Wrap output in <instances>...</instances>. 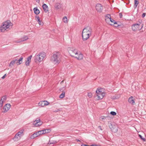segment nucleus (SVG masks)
Instances as JSON below:
<instances>
[{
  "label": "nucleus",
  "mask_w": 146,
  "mask_h": 146,
  "mask_svg": "<svg viewBox=\"0 0 146 146\" xmlns=\"http://www.w3.org/2000/svg\"><path fill=\"white\" fill-rule=\"evenodd\" d=\"M92 32V29L90 27L87 26L84 28L82 35L83 40H86L88 39L91 36Z\"/></svg>",
  "instance_id": "1"
},
{
  "label": "nucleus",
  "mask_w": 146,
  "mask_h": 146,
  "mask_svg": "<svg viewBox=\"0 0 146 146\" xmlns=\"http://www.w3.org/2000/svg\"><path fill=\"white\" fill-rule=\"evenodd\" d=\"M12 23L9 21L7 20L3 22L0 26V30L2 32L9 31L12 28Z\"/></svg>",
  "instance_id": "2"
},
{
  "label": "nucleus",
  "mask_w": 146,
  "mask_h": 146,
  "mask_svg": "<svg viewBox=\"0 0 146 146\" xmlns=\"http://www.w3.org/2000/svg\"><path fill=\"white\" fill-rule=\"evenodd\" d=\"M61 56V54L59 52H55L51 57V61L54 64L58 65L60 62Z\"/></svg>",
  "instance_id": "3"
},
{
  "label": "nucleus",
  "mask_w": 146,
  "mask_h": 146,
  "mask_svg": "<svg viewBox=\"0 0 146 146\" xmlns=\"http://www.w3.org/2000/svg\"><path fill=\"white\" fill-rule=\"evenodd\" d=\"M104 90L101 88H98L96 91V96L98 100L102 99L105 95Z\"/></svg>",
  "instance_id": "4"
},
{
  "label": "nucleus",
  "mask_w": 146,
  "mask_h": 146,
  "mask_svg": "<svg viewBox=\"0 0 146 146\" xmlns=\"http://www.w3.org/2000/svg\"><path fill=\"white\" fill-rule=\"evenodd\" d=\"M46 56L45 53L44 52L39 53L36 54L35 57V61L36 62H40L42 61Z\"/></svg>",
  "instance_id": "5"
},
{
  "label": "nucleus",
  "mask_w": 146,
  "mask_h": 146,
  "mask_svg": "<svg viewBox=\"0 0 146 146\" xmlns=\"http://www.w3.org/2000/svg\"><path fill=\"white\" fill-rule=\"evenodd\" d=\"M143 27V24L139 22V23L133 25L132 26V29L133 31H136L141 30Z\"/></svg>",
  "instance_id": "6"
},
{
  "label": "nucleus",
  "mask_w": 146,
  "mask_h": 146,
  "mask_svg": "<svg viewBox=\"0 0 146 146\" xmlns=\"http://www.w3.org/2000/svg\"><path fill=\"white\" fill-rule=\"evenodd\" d=\"M24 135L23 131H19L15 135L13 138L15 141H17L19 140Z\"/></svg>",
  "instance_id": "7"
},
{
  "label": "nucleus",
  "mask_w": 146,
  "mask_h": 146,
  "mask_svg": "<svg viewBox=\"0 0 146 146\" xmlns=\"http://www.w3.org/2000/svg\"><path fill=\"white\" fill-rule=\"evenodd\" d=\"M42 124V122L40 121V119L37 118L33 122L32 126L33 127H38L41 125Z\"/></svg>",
  "instance_id": "8"
},
{
  "label": "nucleus",
  "mask_w": 146,
  "mask_h": 146,
  "mask_svg": "<svg viewBox=\"0 0 146 146\" xmlns=\"http://www.w3.org/2000/svg\"><path fill=\"white\" fill-rule=\"evenodd\" d=\"M73 57L78 60H81L83 58V55L80 52L78 51Z\"/></svg>",
  "instance_id": "9"
},
{
  "label": "nucleus",
  "mask_w": 146,
  "mask_h": 146,
  "mask_svg": "<svg viewBox=\"0 0 146 146\" xmlns=\"http://www.w3.org/2000/svg\"><path fill=\"white\" fill-rule=\"evenodd\" d=\"M78 51L74 48H70L69 50V52L70 56L74 57L75 55L77 53Z\"/></svg>",
  "instance_id": "10"
},
{
  "label": "nucleus",
  "mask_w": 146,
  "mask_h": 146,
  "mask_svg": "<svg viewBox=\"0 0 146 146\" xmlns=\"http://www.w3.org/2000/svg\"><path fill=\"white\" fill-rule=\"evenodd\" d=\"M11 105L9 104H6L3 108V112L5 113L7 112L10 109Z\"/></svg>",
  "instance_id": "11"
},
{
  "label": "nucleus",
  "mask_w": 146,
  "mask_h": 146,
  "mask_svg": "<svg viewBox=\"0 0 146 146\" xmlns=\"http://www.w3.org/2000/svg\"><path fill=\"white\" fill-rule=\"evenodd\" d=\"M49 102H48L46 101H43L40 102L38 103V106H41L43 107L45 106H47L49 104Z\"/></svg>",
  "instance_id": "12"
},
{
  "label": "nucleus",
  "mask_w": 146,
  "mask_h": 146,
  "mask_svg": "<svg viewBox=\"0 0 146 146\" xmlns=\"http://www.w3.org/2000/svg\"><path fill=\"white\" fill-rule=\"evenodd\" d=\"M96 8V10L99 12H101L102 10L103 7L101 4H97Z\"/></svg>",
  "instance_id": "13"
},
{
  "label": "nucleus",
  "mask_w": 146,
  "mask_h": 146,
  "mask_svg": "<svg viewBox=\"0 0 146 146\" xmlns=\"http://www.w3.org/2000/svg\"><path fill=\"white\" fill-rule=\"evenodd\" d=\"M109 127L112 131L114 133L118 131L117 127V126L115 125L113 126L111 124V125L109 126Z\"/></svg>",
  "instance_id": "14"
},
{
  "label": "nucleus",
  "mask_w": 146,
  "mask_h": 146,
  "mask_svg": "<svg viewBox=\"0 0 146 146\" xmlns=\"http://www.w3.org/2000/svg\"><path fill=\"white\" fill-rule=\"evenodd\" d=\"M29 38L28 36H24L22 37L20 39L16 41L17 42H23L26 41V40L28 39Z\"/></svg>",
  "instance_id": "15"
},
{
  "label": "nucleus",
  "mask_w": 146,
  "mask_h": 146,
  "mask_svg": "<svg viewBox=\"0 0 146 146\" xmlns=\"http://www.w3.org/2000/svg\"><path fill=\"white\" fill-rule=\"evenodd\" d=\"M32 57V55H31L27 58V60L26 61L25 63L26 66H28L29 65Z\"/></svg>",
  "instance_id": "16"
},
{
  "label": "nucleus",
  "mask_w": 146,
  "mask_h": 146,
  "mask_svg": "<svg viewBox=\"0 0 146 146\" xmlns=\"http://www.w3.org/2000/svg\"><path fill=\"white\" fill-rule=\"evenodd\" d=\"M39 133L38 132H37L35 133H34L33 135H31L30 137V138L31 139H33L35 138H36V137H37L39 136V134H38Z\"/></svg>",
  "instance_id": "17"
},
{
  "label": "nucleus",
  "mask_w": 146,
  "mask_h": 146,
  "mask_svg": "<svg viewBox=\"0 0 146 146\" xmlns=\"http://www.w3.org/2000/svg\"><path fill=\"white\" fill-rule=\"evenodd\" d=\"M129 102L132 104L134 105L135 103V102L132 96L131 97L128 99Z\"/></svg>",
  "instance_id": "18"
},
{
  "label": "nucleus",
  "mask_w": 146,
  "mask_h": 146,
  "mask_svg": "<svg viewBox=\"0 0 146 146\" xmlns=\"http://www.w3.org/2000/svg\"><path fill=\"white\" fill-rule=\"evenodd\" d=\"M23 57V56H21L20 58L16 62V63L17 65H19L22 63Z\"/></svg>",
  "instance_id": "19"
},
{
  "label": "nucleus",
  "mask_w": 146,
  "mask_h": 146,
  "mask_svg": "<svg viewBox=\"0 0 146 146\" xmlns=\"http://www.w3.org/2000/svg\"><path fill=\"white\" fill-rule=\"evenodd\" d=\"M42 7L44 11L46 13L48 11V7L45 4H44L42 5Z\"/></svg>",
  "instance_id": "20"
},
{
  "label": "nucleus",
  "mask_w": 146,
  "mask_h": 146,
  "mask_svg": "<svg viewBox=\"0 0 146 146\" xmlns=\"http://www.w3.org/2000/svg\"><path fill=\"white\" fill-rule=\"evenodd\" d=\"M33 11L35 14L37 15L40 13V11L38 9L37 7L34 8L33 9Z\"/></svg>",
  "instance_id": "21"
},
{
  "label": "nucleus",
  "mask_w": 146,
  "mask_h": 146,
  "mask_svg": "<svg viewBox=\"0 0 146 146\" xmlns=\"http://www.w3.org/2000/svg\"><path fill=\"white\" fill-rule=\"evenodd\" d=\"M55 7L56 9H58L61 7V5L59 3H56L55 5Z\"/></svg>",
  "instance_id": "22"
},
{
  "label": "nucleus",
  "mask_w": 146,
  "mask_h": 146,
  "mask_svg": "<svg viewBox=\"0 0 146 146\" xmlns=\"http://www.w3.org/2000/svg\"><path fill=\"white\" fill-rule=\"evenodd\" d=\"M16 61H17V59L11 61L9 65V66L10 67H12L14 65V64L15 63H16Z\"/></svg>",
  "instance_id": "23"
},
{
  "label": "nucleus",
  "mask_w": 146,
  "mask_h": 146,
  "mask_svg": "<svg viewBox=\"0 0 146 146\" xmlns=\"http://www.w3.org/2000/svg\"><path fill=\"white\" fill-rule=\"evenodd\" d=\"M43 131H44L43 132V133H44V134L46 133H50L51 131V130L50 129H48L43 130Z\"/></svg>",
  "instance_id": "24"
},
{
  "label": "nucleus",
  "mask_w": 146,
  "mask_h": 146,
  "mask_svg": "<svg viewBox=\"0 0 146 146\" xmlns=\"http://www.w3.org/2000/svg\"><path fill=\"white\" fill-rule=\"evenodd\" d=\"M117 23L116 22H115L114 20L111 18V20L110 21L109 24L112 25Z\"/></svg>",
  "instance_id": "25"
},
{
  "label": "nucleus",
  "mask_w": 146,
  "mask_h": 146,
  "mask_svg": "<svg viewBox=\"0 0 146 146\" xmlns=\"http://www.w3.org/2000/svg\"><path fill=\"white\" fill-rule=\"evenodd\" d=\"M134 8H136L139 3V2L138 0H134Z\"/></svg>",
  "instance_id": "26"
},
{
  "label": "nucleus",
  "mask_w": 146,
  "mask_h": 146,
  "mask_svg": "<svg viewBox=\"0 0 146 146\" xmlns=\"http://www.w3.org/2000/svg\"><path fill=\"white\" fill-rule=\"evenodd\" d=\"M62 21L63 22L65 23H68V19L67 17L66 16L64 17L62 19Z\"/></svg>",
  "instance_id": "27"
},
{
  "label": "nucleus",
  "mask_w": 146,
  "mask_h": 146,
  "mask_svg": "<svg viewBox=\"0 0 146 146\" xmlns=\"http://www.w3.org/2000/svg\"><path fill=\"white\" fill-rule=\"evenodd\" d=\"M65 92H62V93L60 95L59 98H63L65 96Z\"/></svg>",
  "instance_id": "28"
},
{
  "label": "nucleus",
  "mask_w": 146,
  "mask_h": 146,
  "mask_svg": "<svg viewBox=\"0 0 146 146\" xmlns=\"http://www.w3.org/2000/svg\"><path fill=\"white\" fill-rule=\"evenodd\" d=\"M7 99V97L6 96H4L2 97L1 98V100L5 102V101Z\"/></svg>",
  "instance_id": "29"
},
{
  "label": "nucleus",
  "mask_w": 146,
  "mask_h": 146,
  "mask_svg": "<svg viewBox=\"0 0 146 146\" xmlns=\"http://www.w3.org/2000/svg\"><path fill=\"white\" fill-rule=\"evenodd\" d=\"M87 96L89 98H90L92 97V94L91 92H88Z\"/></svg>",
  "instance_id": "30"
},
{
  "label": "nucleus",
  "mask_w": 146,
  "mask_h": 146,
  "mask_svg": "<svg viewBox=\"0 0 146 146\" xmlns=\"http://www.w3.org/2000/svg\"><path fill=\"white\" fill-rule=\"evenodd\" d=\"M66 86H65L64 87H61L60 89V91H62V92H64L66 88Z\"/></svg>",
  "instance_id": "31"
},
{
  "label": "nucleus",
  "mask_w": 146,
  "mask_h": 146,
  "mask_svg": "<svg viewBox=\"0 0 146 146\" xmlns=\"http://www.w3.org/2000/svg\"><path fill=\"white\" fill-rule=\"evenodd\" d=\"M44 131H43V130H42L39 131H37V132H38V133H38V134H39V135H41L44 134V133H43V132Z\"/></svg>",
  "instance_id": "32"
},
{
  "label": "nucleus",
  "mask_w": 146,
  "mask_h": 146,
  "mask_svg": "<svg viewBox=\"0 0 146 146\" xmlns=\"http://www.w3.org/2000/svg\"><path fill=\"white\" fill-rule=\"evenodd\" d=\"M110 18H111V16L109 14L108 15L105 17V20L108 19H109Z\"/></svg>",
  "instance_id": "33"
},
{
  "label": "nucleus",
  "mask_w": 146,
  "mask_h": 146,
  "mask_svg": "<svg viewBox=\"0 0 146 146\" xmlns=\"http://www.w3.org/2000/svg\"><path fill=\"white\" fill-rule=\"evenodd\" d=\"M57 143V142L56 141H55V140L53 141L52 142H50V141H49V144H54L55 143Z\"/></svg>",
  "instance_id": "34"
},
{
  "label": "nucleus",
  "mask_w": 146,
  "mask_h": 146,
  "mask_svg": "<svg viewBox=\"0 0 146 146\" xmlns=\"http://www.w3.org/2000/svg\"><path fill=\"white\" fill-rule=\"evenodd\" d=\"M110 113L113 115H115L116 114V113L115 112L113 111H111Z\"/></svg>",
  "instance_id": "35"
},
{
  "label": "nucleus",
  "mask_w": 146,
  "mask_h": 146,
  "mask_svg": "<svg viewBox=\"0 0 146 146\" xmlns=\"http://www.w3.org/2000/svg\"><path fill=\"white\" fill-rule=\"evenodd\" d=\"M111 18H110L109 19H107L105 20L106 22L108 24H109L110 21H111Z\"/></svg>",
  "instance_id": "36"
},
{
  "label": "nucleus",
  "mask_w": 146,
  "mask_h": 146,
  "mask_svg": "<svg viewBox=\"0 0 146 146\" xmlns=\"http://www.w3.org/2000/svg\"><path fill=\"white\" fill-rule=\"evenodd\" d=\"M37 21L38 22V23L40 25H43V23L42 22H41L40 20V19H39V20H38Z\"/></svg>",
  "instance_id": "37"
},
{
  "label": "nucleus",
  "mask_w": 146,
  "mask_h": 146,
  "mask_svg": "<svg viewBox=\"0 0 146 146\" xmlns=\"http://www.w3.org/2000/svg\"><path fill=\"white\" fill-rule=\"evenodd\" d=\"M139 136L143 141H145V139L144 138H143L141 135H139Z\"/></svg>",
  "instance_id": "38"
},
{
  "label": "nucleus",
  "mask_w": 146,
  "mask_h": 146,
  "mask_svg": "<svg viewBox=\"0 0 146 146\" xmlns=\"http://www.w3.org/2000/svg\"><path fill=\"white\" fill-rule=\"evenodd\" d=\"M35 19L36 21H38V20H39L40 19V18L39 16H36L35 17Z\"/></svg>",
  "instance_id": "39"
},
{
  "label": "nucleus",
  "mask_w": 146,
  "mask_h": 146,
  "mask_svg": "<svg viewBox=\"0 0 146 146\" xmlns=\"http://www.w3.org/2000/svg\"><path fill=\"white\" fill-rule=\"evenodd\" d=\"M3 104L2 103V102H0V109H1L3 106Z\"/></svg>",
  "instance_id": "40"
},
{
  "label": "nucleus",
  "mask_w": 146,
  "mask_h": 146,
  "mask_svg": "<svg viewBox=\"0 0 146 146\" xmlns=\"http://www.w3.org/2000/svg\"><path fill=\"white\" fill-rule=\"evenodd\" d=\"M3 104L2 103V102H0V109H1L3 106Z\"/></svg>",
  "instance_id": "41"
},
{
  "label": "nucleus",
  "mask_w": 146,
  "mask_h": 146,
  "mask_svg": "<svg viewBox=\"0 0 146 146\" xmlns=\"http://www.w3.org/2000/svg\"><path fill=\"white\" fill-rule=\"evenodd\" d=\"M145 15H146V13H143L142 14V17L143 18L145 16Z\"/></svg>",
  "instance_id": "42"
},
{
  "label": "nucleus",
  "mask_w": 146,
  "mask_h": 146,
  "mask_svg": "<svg viewBox=\"0 0 146 146\" xmlns=\"http://www.w3.org/2000/svg\"><path fill=\"white\" fill-rule=\"evenodd\" d=\"M6 76V74H5L3 77H2L1 78L2 79H4V78H5Z\"/></svg>",
  "instance_id": "43"
},
{
  "label": "nucleus",
  "mask_w": 146,
  "mask_h": 146,
  "mask_svg": "<svg viewBox=\"0 0 146 146\" xmlns=\"http://www.w3.org/2000/svg\"><path fill=\"white\" fill-rule=\"evenodd\" d=\"M119 16L120 18H121L122 17V14L121 13H120L119 14Z\"/></svg>",
  "instance_id": "44"
},
{
  "label": "nucleus",
  "mask_w": 146,
  "mask_h": 146,
  "mask_svg": "<svg viewBox=\"0 0 146 146\" xmlns=\"http://www.w3.org/2000/svg\"><path fill=\"white\" fill-rule=\"evenodd\" d=\"M98 128L100 130H102V129L101 127V126H99L98 127Z\"/></svg>",
  "instance_id": "45"
},
{
  "label": "nucleus",
  "mask_w": 146,
  "mask_h": 146,
  "mask_svg": "<svg viewBox=\"0 0 146 146\" xmlns=\"http://www.w3.org/2000/svg\"><path fill=\"white\" fill-rule=\"evenodd\" d=\"M81 146H89L87 145H85L84 144H82L81 145Z\"/></svg>",
  "instance_id": "46"
},
{
  "label": "nucleus",
  "mask_w": 146,
  "mask_h": 146,
  "mask_svg": "<svg viewBox=\"0 0 146 146\" xmlns=\"http://www.w3.org/2000/svg\"><path fill=\"white\" fill-rule=\"evenodd\" d=\"M5 102L3 101V100H0V102L1 103V102H2V104H3Z\"/></svg>",
  "instance_id": "47"
},
{
  "label": "nucleus",
  "mask_w": 146,
  "mask_h": 146,
  "mask_svg": "<svg viewBox=\"0 0 146 146\" xmlns=\"http://www.w3.org/2000/svg\"><path fill=\"white\" fill-rule=\"evenodd\" d=\"M38 3H39V2H40V0H35Z\"/></svg>",
  "instance_id": "48"
},
{
  "label": "nucleus",
  "mask_w": 146,
  "mask_h": 146,
  "mask_svg": "<svg viewBox=\"0 0 146 146\" xmlns=\"http://www.w3.org/2000/svg\"><path fill=\"white\" fill-rule=\"evenodd\" d=\"M91 146H96V145L95 144H92Z\"/></svg>",
  "instance_id": "49"
},
{
  "label": "nucleus",
  "mask_w": 146,
  "mask_h": 146,
  "mask_svg": "<svg viewBox=\"0 0 146 146\" xmlns=\"http://www.w3.org/2000/svg\"><path fill=\"white\" fill-rule=\"evenodd\" d=\"M63 82H64V81H63V80H62V81L61 82V83H60L61 84H63Z\"/></svg>",
  "instance_id": "50"
},
{
  "label": "nucleus",
  "mask_w": 146,
  "mask_h": 146,
  "mask_svg": "<svg viewBox=\"0 0 146 146\" xmlns=\"http://www.w3.org/2000/svg\"><path fill=\"white\" fill-rule=\"evenodd\" d=\"M106 117H104V118H102V119H105L106 118Z\"/></svg>",
  "instance_id": "51"
},
{
  "label": "nucleus",
  "mask_w": 146,
  "mask_h": 146,
  "mask_svg": "<svg viewBox=\"0 0 146 146\" xmlns=\"http://www.w3.org/2000/svg\"><path fill=\"white\" fill-rule=\"evenodd\" d=\"M96 146H100L96 145Z\"/></svg>",
  "instance_id": "52"
},
{
  "label": "nucleus",
  "mask_w": 146,
  "mask_h": 146,
  "mask_svg": "<svg viewBox=\"0 0 146 146\" xmlns=\"http://www.w3.org/2000/svg\"><path fill=\"white\" fill-rule=\"evenodd\" d=\"M77 141H79V140H77Z\"/></svg>",
  "instance_id": "53"
}]
</instances>
